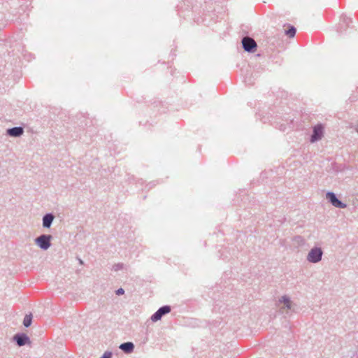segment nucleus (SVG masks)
Returning a JSON list of instances; mask_svg holds the SVG:
<instances>
[{
  "label": "nucleus",
  "mask_w": 358,
  "mask_h": 358,
  "mask_svg": "<svg viewBox=\"0 0 358 358\" xmlns=\"http://www.w3.org/2000/svg\"><path fill=\"white\" fill-rule=\"evenodd\" d=\"M322 255V251L320 248H313L308 255V260L313 263L318 262L320 261Z\"/></svg>",
  "instance_id": "obj_1"
},
{
  "label": "nucleus",
  "mask_w": 358,
  "mask_h": 358,
  "mask_svg": "<svg viewBox=\"0 0 358 358\" xmlns=\"http://www.w3.org/2000/svg\"><path fill=\"white\" fill-rule=\"evenodd\" d=\"M242 44L244 50L248 52H254L257 47L255 40L250 37H244L242 40Z\"/></svg>",
  "instance_id": "obj_2"
},
{
  "label": "nucleus",
  "mask_w": 358,
  "mask_h": 358,
  "mask_svg": "<svg viewBox=\"0 0 358 358\" xmlns=\"http://www.w3.org/2000/svg\"><path fill=\"white\" fill-rule=\"evenodd\" d=\"M171 312V308L169 306H165L160 308L155 313H154L151 316V320L152 322H157L161 320L162 317L167 313Z\"/></svg>",
  "instance_id": "obj_3"
},
{
  "label": "nucleus",
  "mask_w": 358,
  "mask_h": 358,
  "mask_svg": "<svg viewBox=\"0 0 358 358\" xmlns=\"http://www.w3.org/2000/svg\"><path fill=\"white\" fill-rule=\"evenodd\" d=\"M50 236L42 235L36 238V243L43 250H47L50 245Z\"/></svg>",
  "instance_id": "obj_4"
},
{
  "label": "nucleus",
  "mask_w": 358,
  "mask_h": 358,
  "mask_svg": "<svg viewBox=\"0 0 358 358\" xmlns=\"http://www.w3.org/2000/svg\"><path fill=\"white\" fill-rule=\"evenodd\" d=\"M327 198L329 200V201L332 203L333 206L337 208H344L346 207V205L340 201L336 197V195L332 192H328L327 194Z\"/></svg>",
  "instance_id": "obj_5"
},
{
  "label": "nucleus",
  "mask_w": 358,
  "mask_h": 358,
  "mask_svg": "<svg viewBox=\"0 0 358 358\" xmlns=\"http://www.w3.org/2000/svg\"><path fill=\"white\" fill-rule=\"evenodd\" d=\"M14 340L16 341V342L19 346H22L24 345H31V342L29 338L27 336H26L25 334H22V335L17 334L14 336Z\"/></svg>",
  "instance_id": "obj_6"
},
{
  "label": "nucleus",
  "mask_w": 358,
  "mask_h": 358,
  "mask_svg": "<svg viewBox=\"0 0 358 358\" xmlns=\"http://www.w3.org/2000/svg\"><path fill=\"white\" fill-rule=\"evenodd\" d=\"M323 135V127L321 124L316 125L313 129V134L311 136V142H315L322 138Z\"/></svg>",
  "instance_id": "obj_7"
},
{
  "label": "nucleus",
  "mask_w": 358,
  "mask_h": 358,
  "mask_svg": "<svg viewBox=\"0 0 358 358\" xmlns=\"http://www.w3.org/2000/svg\"><path fill=\"white\" fill-rule=\"evenodd\" d=\"M120 348L126 353H130L133 351L134 345L131 342L124 343L120 345Z\"/></svg>",
  "instance_id": "obj_8"
},
{
  "label": "nucleus",
  "mask_w": 358,
  "mask_h": 358,
  "mask_svg": "<svg viewBox=\"0 0 358 358\" xmlns=\"http://www.w3.org/2000/svg\"><path fill=\"white\" fill-rule=\"evenodd\" d=\"M9 135L12 136H19L23 133L22 127H14L8 130Z\"/></svg>",
  "instance_id": "obj_9"
},
{
  "label": "nucleus",
  "mask_w": 358,
  "mask_h": 358,
  "mask_svg": "<svg viewBox=\"0 0 358 358\" xmlns=\"http://www.w3.org/2000/svg\"><path fill=\"white\" fill-rule=\"evenodd\" d=\"M54 219V217L51 214H47L43 217V224L45 227H49Z\"/></svg>",
  "instance_id": "obj_10"
},
{
  "label": "nucleus",
  "mask_w": 358,
  "mask_h": 358,
  "mask_svg": "<svg viewBox=\"0 0 358 358\" xmlns=\"http://www.w3.org/2000/svg\"><path fill=\"white\" fill-rule=\"evenodd\" d=\"M31 320H32V317H31V315H26L24 318V320H23V324L26 327H28L31 325Z\"/></svg>",
  "instance_id": "obj_11"
},
{
  "label": "nucleus",
  "mask_w": 358,
  "mask_h": 358,
  "mask_svg": "<svg viewBox=\"0 0 358 358\" xmlns=\"http://www.w3.org/2000/svg\"><path fill=\"white\" fill-rule=\"evenodd\" d=\"M282 302L284 303L285 306L288 308L289 309L291 308V301L290 300L287 298L286 296H282Z\"/></svg>",
  "instance_id": "obj_12"
},
{
  "label": "nucleus",
  "mask_w": 358,
  "mask_h": 358,
  "mask_svg": "<svg viewBox=\"0 0 358 358\" xmlns=\"http://www.w3.org/2000/svg\"><path fill=\"white\" fill-rule=\"evenodd\" d=\"M296 29L293 27H292L289 30L286 31V34L289 37H293L295 35Z\"/></svg>",
  "instance_id": "obj_13"
},
{
  "label": "nucleus",
  "mask_w": 358,
  "mask_h": 358,
  "mask_svg": "<svg viewBox=\"0 0 358 358\" xmlns=\"http://www.w3.org/2000/svg\"><path fill=\"white\" fill-rule=\"evenodd\" d=\"M112 357V353L110 352H106L102 356V357L101 358H111Z\"/></svg>",
  "instance_id": "obj_14"
},
{
  "label": "nucleus",
  "mask_w": 358,
  "mask_h": 358,
  "mask_svg": "<svg viewBox=\"0 0 358 358\" xmlns=\"http://www.w3.org/2000/svg\"><path fill=\"white\" fill-rule=\"evenodd\" d=\"M124 293V291L122 288H120L116 291V294L117 295L123 294Z\"/></svg>",
  "instance_id": "obj_15"
},
{
  "label": "nucleus",
  "mask_w": 358,
  "mask_h": 358,
  "mask_svg": "<svg viewBox=\"0 0 358 358\" xmlns=\"http://www.w3.org/2000/svg\"><path fill=\"white\" fill-rule=\"evenodd\" d=\"M357 131H358V128H357Z\"/></svg>",
  "instance_id": "obj_16"
}]
</instances>
